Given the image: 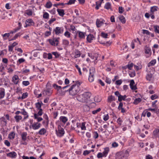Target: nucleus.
<instances>
[{"label": "nucleus", "mask_w": 159, "mask_h": 159, "mask_svg": "<svg viewBox=\"0 0 159 159\" xmlns=\"http://www.w3.org/2000/svg\"><path fill=\"white\" fill-rule=\"evenodd\" d=\"M150 98L152 100H154L156 99L157 98H158V96L156 94H155L151 95Z\"/></svg>", "instance_id": "69168bd1"}, {"label": "nucleus", "mask_w": 159, "mask_h": 159, "mask_svg": "<svg viewBox=\"0 0 159 159\" xmlns=\"http://www.w3.org/2000/svg\"><path fill=\"white\" fill-rule=\"evenodd\" d=\"M2 35L3 37V39L4 40H6L9 37L10 35V33H6L4 34H2Z\"/></svg>", "instance_id": "58836bf2"}, {"label": "nucleus", "mask_w": 159, "mask_h": 159, "mask_svg": "<svg viewBox=\"0 0 159 159\" xmlns=\"http://www.w3.org/2000/svg\"><path fill=\"white\" fill-rule=\"evenodd\" d=\"M111 4L110 2H107L105 3L104 7L105 9H106L107 10H109L110 9L111 11H112V10L111 9Z\"/></svg>", "instance_id": "412c9836"}, {"label": "nucleus", "mask_w": 159, "mask_h": 159, "mask_svg": "<svg viewBox=\"0 0 159 159\" xmlns=\"http://www.w3.org/2000/svg\"><path fill=\"white\" fill-rule=\"evenodd\" d=\"M25 60L23 58H20L17 61V65H19L21 63L24 62Z\"/></svg>", "instance_id": "37998d69"}, {"label": "nucleus", "mask_w": 159, "mask_h": 159, "mask_svg": "<svg viewBox=\"0 0 159 159\" xmlns=\"http://www.w3.org/2000/svg\"><path fill=\"white\" fill-rule=\"evenodd\" d=\"M152 74L151 73H149L147 74L146 76L147 80L149 81H151L152 78Z\"/></svg>", "instance_id": "dca6fc26"}, {"label": "nucleus", "mask_w": 159, "mask_h": 159, "mask_svg": "<svg viewBox=\"0 0 159 159\" xmlns=\"http://www.w3.org/2000/svg\"><path fill=\"white\" fill-rule=\"evenodd\" d=\"M57 11L59 15L63 17L65 14V11L63 9L58 8Z\"/></svg>", "instance_id": "4468645a"}, {"label": "nucleus", "mask_w": 159, "mask_h": 159, "mask_svg": "<svg viewBox=\"0 0 159 159\" xmlns=\"http://www.w3.org/2000/svg\"><path fill=\"white\" fill-rule=\"evenodd\" d=\"M85 122H82L81 124V128L82 130H85L86 129V127L85 126Z\"/></svg>", "instance_id": "0e129e2a"}, {"label": "nucleus", "mask_w": 159, "mask_h": 159, "mask_svg": "<svg viewBox=\"0 0 159 159\" xmlns=\"http://www.w3.org/2000/svg\"><path fill=\"white\" fill-rule=\"evenodd\" d=\"M154 31L156 33L159 34V26L156 25L153 26Z\"/></svg>", "instance_id": "a18cd8bd"}, {"label": "nucleus", "mask_w": 159, "mask_h": 159, "mask_svg": "<svg viewBox=\"0 0 159 159\" xmlns=\"http://www.w3.org/2000/svg\"><path fill=\"white\" fill-rule=\"evenodd\" d=\"M116 122L120 126L122 125V124L123 122V120L120 117H119L117 119Z\"/></svg>", "instance_id": "6e6d98bb"}, {"label": "nucleus", "mask_w": 159, "mask_h": 159, "mask_svg": "<svg viewBox=\"0 0 159 159\" xmlns=\"http://www.w3.org/2000/svg\"><path fill=\"white\" fill-rule=\"evenodd\" d=\"M19 78L17 75H15L13 76L12 78V82H13L15 84H18L19 81Z\"/></svg>", "instance_id": "9b49d317"}, {"label": "nucleus", "mask_w": 159, "mask_h": 159, "mask_svg": "<svg viewBox=\"0 0 159 159\" xmlns=\"http://www.w3.org/2000/svg\"><path fill=\"white\" fill-rule=\"evenodd\" d=\"M101 2H96V6L95 7V9L97 10H98L99 9V7H101Z\"/></svg>", "instance_id": "09e8293b"}, {"label": "nucleus", "mask_w": 159, "mask_h": 159, "mask_svg": "<svg viewBox=\"0 0 159 159\" xmlns=\"http://www.w3.org/2000/svg\"><path fill=\"white\" fill-rule=\"evenodd\" d=\"M16 153L14 151L11 152L7 154V156L11 158H16L17 156Z\"/></svg>", "instance_id": "1a4fd4ad"}, {"label": "nucleus", "mask_w": 159, "mask_h": 159, "mask_svg": "<svg viewBox=\"0 0 159 159\" xmlns=\"http://www.w3.org/2000/svg\"><path fill=\"white\" fill-rule=\"evenodd\" d=\"M51 31L50 30L49 31H46L44 33L45 37H47L50 35L51 34Z\"/></svg>", "instance_id": "052dcab7"}, {"label": "nucleus", "mask_w": 159, "mask_h": 159, "mask_svg": "<svg viewBox=\"0 0 159 159\" xmlns=\"http://www.w3.org/2000/svg\"><path fill=\"white\" fill-rule=\"evenodd\" d=\"M75 66L76 68L78 70V72L79 73V75H81L82 74L81 70L80 68L79 67L78 65L77 64L75 65Z\"/></svg>", "instance_id": "13d9d810"}, {"label": "nucleus", "mask_w": 159, "mask_h": 159, "mask_svg": "<svg viewBox=\"0 0 159 159\" xmlns=\"http://www.w3.org/2000/svg\"><path fill=\"white\" fill-rule=\"evenodd\" d=\"M127 97V96L126 95L122 96L121 95L120 97V98L118 99V101L120 102H121L122 100L125 101L126 100V98Z\"/></svg>", "instance_id": "c85d7f7f"}, {"label": "nucleus", "mask_w": 159, "mask_h": 159, "mask_svg": "<svg viewBox=\"0 0 159 159\" xmlns=\"http://www.w3.org/2000/svg\"><path fill=\"white\" fill-rule=\"evenodd\" d=\"M63 89H61L59 90V91L57 92L61 96H64L65 95L66 92H68L67 90H63Z\"/></svg>", "instance_id": "7c9ffc66"}, {"label": "nucleus", "mask_w": 159, "mask_h": 159, "mask_svg": "<svg viewBox=\"0 0 159 159\" xmlns=\"http://www.w3.org/2000/svg\"><path fill=\"white\" fill-rule=\"evenodd\" d=\"M119 19L123 24L125 23L126 20L125 17L123 16L122 15H120V16H119Z\"/></svg>", "instance_id": "cd10ccee"}, {"label": "nucleus", "mask_w": 159, "mask_h": 159, "mask_svg": "<svg viewBox=\"0 0 159 159\" xmlns=\"http://www.w3.org/2000/svg\"><path fill=\"white\" fill-rule=\"evenodd\" d=\"M153 135L156 137L159 138V129H156L154 130Z\"/></svg>", "instance_id": "a211bd4d"}, {"label": "nucleus", "mask_w": 159, "mask_h": 159, "mask_svg": "<svg viewBox=\"0 0 159 159\" xmlns=\"http://www.w3.org/2000/svg\"><path fill=\"white\" fill-rule=\"evenodd\" d=\"M145 52L146 54H149L151 55V54L152 52L151 48L148 47L146 46L145 49Z\"/></svg>", "instance_id": "aec40b11"}, {"label": "nucleus", "mask_w": 159, "mask_h": 159, "mask_svg": "<svg viewBox=\"0 0 159 159\" xmlns=\"http://www.w3.org/2000/svg\"><path fill=\"white\" fill-rule=\"evenodd\" d=\"M69 43V41L66 39H63L62 41V44L65 46V47L67 46Z\"/></svg>", "instance_id": "f704fd0d"}, {"label": "nucleus", "mask_w": 159, "mask_h": 159, "mask_svg": "<svg viewBox=\"0 0 159 159\" xmlns=\"http://www.w3.org/2000/svg\"><path fill=\"white\" fill-rule=\"evenodd\" d=\"M71 34L68 31H66L64 34L65 36L67 38H69L70 37Z\"/></svg>", "instance_id": "864d4df0"}, {"label": "nucleus", "mask_w": 159, "mask_h": 159, "mask_svg": "<svg viewBox=\"0 0 159 159\" xmlns=\"http://www.w3.org/2000/svg\"><path fill=\"white\" fill-rule=\"evenodd\" d=\"M105 22V20L101 18L97 19L96 21V25L97 27L99 28L101 27Z\"/></svg>", "instance_id": "423d86ee"}, {"label": "nucleus", "mask_w": 159, "mask_h": 159, "mask_svg": "<svg viewBox=\"0 0 159 159\" xmlns=\"http://www.w3.org/2000/svg\"><path fill=\"white\" fill-rule=\"evenodd\" d=\"M54 38L53 37L52 39H48L47 40L49 42V43L52 46H57V43H56L54 41Z\"/></svg>", "instance_id": "ddd939ff"}, {"label": "nucleus", "mask_w": 159, "mask_h": 159, "mask_svg": "<svg viewBox=\"0 0 159 159\" xmlns=\"http://www.w3.org/2000/svg\"><path fill=\"white\" fill-rule=\"evenodd\" d=\"M49 14L46 12H43V18L44 19L48 20L49 19Z\"/></svg>", "instance_id": "ea45409f"}, {"label": "nucleus", "mask_w": 159, "mask_h": 159, "mask_svg": "<svg viewBox=\"0 0 159 159\" xmlns=\"http://www.w3.org/2000/svg\"><path fill=\"white\" fill-rule=\"evenodd\" d=\"M52 55L55 56V58H57L59 57L60 56V54H59L57 52H52Z\"/></svg>", "instance_id": "c9c22d12"}, {"label": "nucleus", "mask_w": 159, "mask_h": 159, "mask_svg": "<svg viewBox=\"0 0 159 159\" xmlns=\"http://www.w3.org/2000/svg\"><path fill=\"white\" fill-rule=\"evenodd\" d=\"M32 11L30 9L26 11L25 14H27L29 16H31L32 15Z\"/></svg>", "instance_id": "de8ad7c7"}, {"label": "nucleus", "mask_w": 159, "mask_h": 159, "mask_svg": "<svg viewBox=\"0 0 159 159\" xmlns=\"http://www.w3.org/2000/svg\"><path fill=\"white\" fill-rule=\"evenodd\" d=\"M91 95L92 94L91 92H86L82 94L77 95L76 98L80 102L83 103H88L92 101L90 99Z\"/></svg>", "instance_id": "f257e3e1"}, {"label": "nucleus", "mask_w": 159, "mask_h": 159, "mask_svg": "<svg viewBox=\"0 0 159 159\" xmlns=\"http://www.w3.org/2000/svg\"><path fill=\"white\" fill-rule=\"evenodd\" d=\"M59 120L63 123H65L68 120V119L67 117L64 116H61L60 117Z\"/></svg>", "instance_id": "b1692460"}, {"label": "nucleus", "mask_w": 159, "mask_h": 159, "mask_svg": "<svg viewBox=\"0 0 159 159\" xmlns=\"http://www.w3.org/2000/svg\"><path fill=\"white\" fill-rule=\"evenodd\" d=\"M15 133L14 132H11L8 135V138L10 139H13L15 138Z\"/></svg>", "instance_id": "4be33fe9"}, {"label": "nucleus", "mask_w": 159, "mask_h": 159, "mask_svg": "<svg viewBox=\"0 0 159 159\" xmlns=\"http://www.w3.org/2000/svg\"><path fill=\"white\" fill-rule=\"evenodd\" d=\"M116 99L115 98V97L114 96H113L112 95L109 96L108 97L107 100L109 102H111V101H115Z\"/></svg>", "instance_id": "c756f323"}, {"label": "nucleus", "mask_w": 159, "mask_h": 159, "mask_svg": "<svg viewBox=\"0 0 159 159\" xmlns=\"http://www.w3.org/2000/svg\"><path fill=\"white\" fill-rule=\"evenodd\" d=\"M20 110L22 111H21V114L24 115L26 116V115H27L28 114V113L25 111V110L24 108H23L21 109Z\"/></svg>", "instance_id": "e2e57ef3"}, {"label": "nucleus", "mask_w": 159, "mask_h": 159, "mask_svg": "<svg viewBox=\"0 0 159 159\" xmlns=\"http://www.w3.org/2000/svg\"><path fill=\"white\" fill-rule=\"evenodd\" d=\"M80 56L81 53L78 50H76L75 52V58H78L80 57Z\"/></svg>", "instance_id": "49530a36"}, {"label": "nucleus", "mask_w": 159, "mask_h": 159, "mask_svg": "<svg viewBox=\"0 0 159 159\" xmlns=\"http://www.w3.org/2000/svg\"><path fill=\"white\" fill-rule=\"evenodd\" d=\"M46 95H50L52 93L51 92V89L50 88H47L46 90H44Z\"/></svg>", "instance_id": "79ce46f5"}, {"label": "nucleus", "mask_w": 159, "mask_h": 159, "mask_svg": "<svg viewBox=\"0 0 159 159\" xmlns=\"http://www.w3.org/2000/svg\"><path fill=\"white\" fill-rule=\"evenodd\" d=\"M104 149V151L102 152V153L105 157H106L109 151V148L108 147H106Z\"/></svg>", "instance_id": "bb28decb"}, {"label": "nucleus", "mask_w": 159, "mask_h": 159, "mask_svg": "<svg viewBox=\"0 0 159 159\" xmlns=\"http://www.w3.org/2000/svg\"><path fill=\"white\" fill-rule=\"evenodd\" d=\"M7 52V49H4L2 51H0V56L4 55L5 54H6Z\"/></svg>", "instance_id": "5fc2aeb1"}, {"label": "nucleus", "mask_w": 159, "mask_h": 159, "mask_svg": "<svg viewBox=\"0 0 159 159\" xmlns=\"http://www.w3.org/2000/svg\"><path fill=\"white\" fill-rule=\"evenodd\" d=\"M129 156V152L127 150H126L124 154L123 155L122 157L125 158H127Z\"/></svg>", "instance_id": "603ef678"}, {"label": "nucleus", "mask_w": 159, "mask_h": 159, "mask_svg": "<svg viewBox=\"0 0 159 159\" xmlns=\"http://www.w3.org/2000/svg\"><path fill=\"white\" fill-rule=\"evenodd\" d=\"M129 75L130 77H133L136 75V73L134 70L132 71L129 72Z\"/></svg>", "instance_id": "8fccbe9b"}, {"label": "nucleus", "mask_w": 159, "mask_h": 159, "mask_svg": "<svg viewBox=\"0 0 159 159\" xmlns=\"http://www.w3.org/2000/svg\"><path fill=\"white\" fill-rule=\"evenodd\" d=\"M90 109V107L88 105H85L83 106V110L85 112H88L89 111Z\"/></svg>", "instance_id": "4c0bfd02"}, {"label": "nucleus", "mask_w": 159, "mask_h": 159, "mask_svg": "<svg viewBox=\"0 0 159 159\" xmlns=\"http://www.w3.org/2000/svg\"><path fill=\"white\" fill-rule=\"evenodd\" d=\"M101 36L103 38H108V34L107 33H106L103 32H102L101 33Z\"/></svg>", "instance_id": "3c124183"}, {"label": "nucleus", "mask_w": 159, "mask_h": 159, "mask_svg": "<svg viewBox=\"0 0 159 159\" xmlns=\"http://www.w3.org/2000/svg\"><path fill=\"white\" fill-rule=\"evenodd\" d=\"M41 127V124L38 122H35L30 126V129H33L34 130L39 129Z\"/></svg>", "instance_id": "39448f33"}, {"label": "nucleus", "mask_w": 159, "mask_h": 159, "mask_svg": "<svg viewBox=\"0 0 159 159\" xmlns=\"http://www.w3.org/2000/svg\"><path fill=\"white\" fill-rule=\"evenodd\" d=\"M76 1V0H69V2L67 3H65V4L71 5L72 4H74Z\"/></svg>", "instance_id": "4d7b16f0"}, {"label": "nucleus", "mask_w": 159, "mask_h": 159, "mask_svg": "<svg viewBox=\"0 0 159 159\" xmlns=\"http://www.w3.org/2000/svg\"><path fill=\"white\" fill-rule=\"evenodd\" d=\"M43 104L42 102H41V103L39 102H38L35 104L36 107L38 110L42 109L41 108L42 105Z\"/></svg>", "instance_id": "a878e982"}, {"label": "nucleus", "mask_w": 159, "mask_h": 159, "mask_svg": "<svg viewBox=\"0 0 159 159\" xmlns=\"http://www.w3.org/2000/svg\"><path fill=\"white\" fill-rule=\"evenodd\" d=\"M56 133L57 135L59 137H61L63 136L64 134L65 131L64 129L61 128V129H59L58 131L57 130H56Z\"/></svg>", "instance_id": "6e6552de"}, {"label": "nucleus", "mask_w": 159, "mask_h": 159, "mask_svg": "<svg viewBox=\"0 0 159 159\" xmlns=\"http://www.w3.org/2000/svg\"><path fill=\"white\" fill-rule=\"evenodd\" d=\"M141 101V99L139 98H138L135 99L133 103L135 105H137Z\"/></svg>", "instance_id": "2f4dec72"}, {"label": "nucleus", "mask_w": 159, "mask_h": 159, "mask_svg": "<svg viewBox=\"0 0 159 159\" xmlns=\"http://www.w3.org/2000/svg\"><path fill=\"white\" fill-rule=\"evenodd\" d=\"M156 63V59H154L151 61L149 62L148 64V67H149L152 66H153Z\"/></svg>", "instance_id": "393cba45"}, {"label": "nucleus", "mask_w": 159, "mask_h": 159, "mask_svg": "<svg viewBox=\"0 0 159 159\" xmlns=\"http://www.w3.org/2000/svg\"><path fill=\"white\" fill-rule=\"evenodd\" d=\"M26 25L25 26V27H27L30 26H33L34 25V23L33 20L31 19H27L26 20Z\"/></svg>", "instance_id": "0eeeda50"}, {"label": "nucleus", "mask_w": 159, "mask_h": 159, "mask_svg": "<svg viewBox=\"0 0 159 159\" xmlns=\"http://www.w3.org/2000/svg\"><path fill=\"white\" fill-rule=\"evenodd\" d=\"M52 6V4L51 1H48L47 2L45 5V7L47 8H51Z\"/></svg>", "instance_id": "473e14b6"}, {"label": "nucleus", "mask_w": 159, "mask_h": 159, "mask_svg": "<svg viewBox=\"0 0 159 159\" xmlns=\"http://www.w3.org/2000/svg\"><path fill=\"white\" fill-rule=\"evenodd\" d=\"M87 37L86 39L88 42L89 43H91L92 40H93V38H94L93 35L92 34H89L88 35H86Z\"/></svg>", "instance_id": "f8f14e48"}, {"label": "nucleus", "mask_w": 159, "mask_h": 159, "mask_svg": "<svg viewBox=\"0 0 159 159\" xmlns=\"http://www.w3.org/2000/svg\"><path fill=\"white\" fill-rule=\"evenodd\" d=\"M64 30V28L62 27H57L54 28L52 32L53 35L56 34L57 35L62 34Z\"/></svg>", "instance_id": "20e7f679"}, {"label": "nucleus", "mask_w": 159, "mask_h": 159, "mask_svg": "<svg viewBox=\"0 0 159 159\" xmlns=\"http://www.w3.org/2000/svg\"><path fill=\"white\" fill-rule=\"evenodd\" d=\"M46 130L44 128L40 129L38 132V134L40 135H44L46 132Z\"/></svg>", "instance_id": "6ab92c4d"}, {"label": "nucleus", "mask_w": 159, "mask_h": 159, "mask_svg": "<svg viewBox=\"0 0 159 159\" xmlns=\"http://www.w3.org/2000/svg\"><path fill=\"white\" fill-rule=\"evenodd\" d=\"M130 87L131 90H135L136 89H137L136 84L130 85Z\"/></svg>", "instance_id": "338daca9"}, {"label": "nucleus", "mask_w": 159, "mask_h": 159, "mask_svg": "<svg viewBox=\"0 0 159 159\" xmlns=\"http://www.w3.org/2000/svg\"><path fill=\"white\" fill-rule=\"evenodd\" d=\"M52 87L55 89L56 90L57 92L59 91L60 89H62V87L61 86H59L55 83H54L52 84Z\"/></svg>", "instance_id": "f3484780"}, {"label": "nucleus", "mask_w": 159, "mask_h": 159, "mask_svg": "<svg viewBox=\"0 0 159 159\" xmlns=\"http://www.w3.org/2000/svg\"><path fill=\"white\" fill-rule=\"evenodd\" d=\"M28 96V94L27 92H25L23 93L21 96V99H24L26 98Z\"/></svg>", "instance_id": "bf43d9fd"}, {"label": "nucleus", "mask_w": 159, "mask_h": 159, "mask_svg": "<svg viewBox=\"0 0 159 159\" xmlns=\"http://www.w3.org/2000/svg\"><path fill=\"white\" fill-rule=\"evenodd\" d=\"M27 135V134L26 132H23L21 134V139L23 141H25L26 140Z\"/></svg>", "instance_id": "2eb2a0df"}, {"label": "nucleus", "mask_w": 159, "mask_h": 159, "mask_svg": "<svg viewBox=\"0 0 159 159\" xmlns=\"http://www.w3.org/2000/svg\"><path fill=\"white\" fill-rule=\"evenodd\" d=\"M23 33L19 32L16 34L12 38V40H15L19 36H20Z\"/></svg>", "instance_id": "c03bdc74"}, {"label": "nucleus", "mask_w": 159, "mask_h": 159, "mask_svg": "<svg viewBox=\"0 0 159 159\" xmlns=\"http://www.w3.org/2000/svg\"><path fill=\"white\" fill-rule=\"evenodd\" d=\"M78 34V36L80 39H84L85 37L86 33L80 31H78L76 33V34Z\"/></svg>", "instance_id": "9d476101"}, {"label": "nucleus", "mask_w": 159, "mask_h": 159, "mask_svg": "<svg viewBox=\"0 0 159 159\" xmlns=\"http://www.w3.org/2000/svg\"><path fill=\"white\" fill-rule=\"evenodd\" d=\"M134 64L133 63H131L130 64H128L127 65L128 68L130 70L132 69V68L134 66Z\"/></svg>", "instance_id": "680f3d73"}, {"label": "nucleus", "mask_w": 159, "mask_h": 159, "mask_svg": "<svg viewBox=\"0 0 159 159\" xmlns=\"http://www.w3.org/2000/svg\"><path fill=\"white\" fill-rule=\"evenodd\" d=\"M14 118L16 122H18L21 120L22 117L21 116L16 115L14 116Z\"/></svg>", "instance_id": "a19ab883"}, {"label": "nucleus", "mask_w": 159, "mask_h": 159, "mask_svg": "<svg viewBox=\"0 0 159 159\" xmlns=\"http://www.w3.org/2000/svg\"><path fill=\"white\" fill-rule=\"evenodd\" d=\"M112 41L110 40L107 42L105 41V44L104 45L108 47L110 45Z\"/></svg>", "instance_id": "774afa93"}, {"label": "nucleus", "mask_w": 159, "mask_h": 159, "mask_svg": "<svg viewBox=\"0 0 159 159\" xmlns=\"http://www.w3.org/2000/svg\"><path fill=\"white\" fill-rule=\"evenodd\" d=\"M5 95V89L2 88L1 91L0 92V98H3Z\"/></svg>", "instance_id": "72a5a7b5"}, {"label": "nucleus", "mask_w": 159, "mask_h": 159, "mask_svg": "<svg viewBox=\"0 0 159 159\" xmlns=\"http://www.w3.org/2000/svg\"><path fill=\"white\" fill-rule=\"evenodd\" d=\"M80 90V87L76 85H72L70 88L67 90L69 92V94L74 96L76 95Z\"/></svg>", "instance_id": "f03ea898"}, {"label": "nucleus", "mask_w": 159, "mask_h": 159, "mask_svg": "<svg viewBox=\"0 0 159 159\" xmlns=\"http://www.w3.org/2000/svg\"><path fill=\"white\" fill-rule=\"evenodd\" d=\"M95 72V67H91L89 69V74L88 78V80L90 82H92L94 81V76Z\"/></svg>", "instance_id": "7ed1b4c3"}, {"label": "nucleus", "mask_w": 159, "mask_h": 159, "mask_svg": "<svg viewBox=\"0 0 159 159\" xmlns=\"http://www.w3.org/2000/svg\"><path fill=\"white\" fill-rule=\"evenodd\" d=\"M102 100L101 97L98 95L95 96L94 98V100L95 102H100Z\"/></svg>", "instance_id": "5701e85b"}, {"label": "nucleus", "mask_w": 159, "mask_h": 159, "mask_svg": "<svg viewBox=\"0 0 159 159\" xmlns=\"http://www.w3.org/2000/svg\"><path fill=\"white\" fill-rule=\"evenodd\" d=\"M157 7L156 6L152 7H151L150 11L151 13H154V12L157 11Z\"/></svg>", "instance_id": "e433bc0d"}]
</instances>
